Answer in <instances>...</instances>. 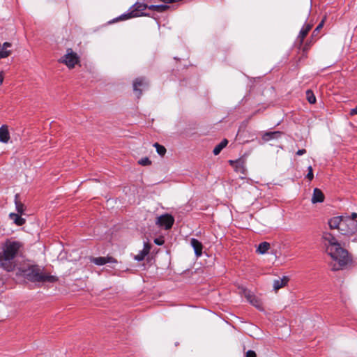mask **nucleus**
Returning a JSON list of instances; mask_svg holds the SVG:
<instances>
[{
  "label": "nucleus",
  "mask_w": 357,
  "mask_h": 357,
  "mask_svg": "<svg viewBox=\"0 0 357 357\" xmlns=\"http://www.w3.org/2000/svg\"><path fill=\"white\" fill-rule=\"evenodd\" d=\"M322 238L327 253L335 261L332 265V271L342 269L351 261L347 250L342 248L335 237L329 232H324Z\"/></svg>",
  "instance_id": "1"
},
{
  "label": "nucleus",
  "mask_w": 357,
  "mask_h": 357,
  "mask_svg": "<svg viewBox=\"0 0 357 357\" xmlns=\"http://www.w3.org/2000/svg\"><path fill=\"white\" fill-rule=\"evenodd\" d=\"M22 243L20 241L7 240L0 252V266L8 272L13 271L15 266V257L18 255Z\"/></svg>",
  "instance_id": "2"
},
{
  "label": "nucleus",
  "mask_w": 357,
  "mask_h": 357,
  "mask_svg": "<svg viewBox=\"0 0 357 357\" xmlns=\"http://www.w3.org/2000/svg\"><path fill=\"white\" fill-rule=\"evenodd\" d=\"M17 274L32 282L54 283L58 280L57 277L46 273L38 265H29L26 267L20 268Z\"/></svg>",
  "instance_id": "3"
},
{
  "label": "nucleus",
  "mask_w": 357,
  "mask_h": 357,
  "mask_svg": "<svg viewBox=\"0 0 357 357\" xmlns=\"http://www.w3.org/2000/svg\"><path fill=\"white\" fill-rule=\"evenodd\" d=\"M149 6L147 4L144 3H139L136 2L131 8L132 10L127 13H123L119 16L118 17H116L113 19L112 21H109V23H114L117 22L119 21H123L126 20L130 18L133 17H137L140 16H148L149 17L150 15L149 13H144L143 11L146 10V8L149 9Z\"/></svg>",
  "instance_id": "4"
},
{
  "label": "nucleus",
  "mask_w": 357,
  "mask_h": 357,
  "mask_svg": "<svg viewBox=\"0 0 357 357\" xmlns=\"http://www.w3.org/2000/svg\"><path fill=\"white\" fill-rule=\"evenodd\" d=\"M357 231V221L354 218L344 217L342 223L340 234L342 235H352Z\"/></svg>",
  "instance_id": "5"
},
{
  "label": "nucleus",
  "mask_w": 357,
  "mask_h": 357,
  "mask_svg": "<svg viewBox=\"0 0 357 357\" xmlns=\"http://www.w3.org/2000/svg\"><path fill=\"white\" fill-rule=\"evenodd\" d=\"M133 91L137 98L142 95L143 90L149 88V82L146 77H137L133 81Z\"/></svg>",
  "instance_id": "6"
},
{
  "label": "nucleus",
  "mask_w": 357,
  "mask_h": 357,
  "mask_svg": "<svg viewBox=\"0 0 357 357\" xmlns=\"http://www.w3.org/2000/svg\"><path fill=\"white\" fill-rule=\"evenodd\" d=\"M61 62L64 63L69 68H73L79 62L77 54L72 49L67 50V53L61 59Z\"/></svg>",
  "instance_id": "7"
},
{
  "label": "nucleus",
  "mask_w": 357,
  "mask_h": 357,
  "mask_svg": "<svg viewBox=\"0 0 357 357\" xmlns=\"http://www.w3.org/2000/svg\"><path fill=\"white\" fill-rule=\"evenodd\" d=\"M174 222V217L170 214L166 213L159 216L155 223L158 226L164 227L165 229H169L172 228Z\"/></svg>",
  "instance_id": "8"
},
{
  "label": "nucleus",
  "mask_w": 357,
  "mask_h": 357,
  "mask_svg": "<svg viewBox=\"0 0 357 357\" xmlns=\"http://www.w3.org/2000/svg\"><path fill=\"white\" fill-rule=\"evenodd\" d=\"M89 261L91 263L95 264L98 266H102L104 264H106L107 263H116L117 261L112 257H90Z\"/></svg>",
  "instance_id": "9"
},
{
  "label": "nucleus",
  "mask_w": 357,
  "mask_h": 357,
  "mask_svg": "<svg viewBox=\"0 0 357 357\" xmlns=\"http://www.w3.org/2000/svg\"><path fill=\"white\" fill-rule=\"evenodd\" d=\"M244 296L248 300V301L252 304L253 306L257 307L259 310H262V305L261 302L259 299H258L257 297H256L255 295L252 294L250 291H248L246 289L243 290Z\"/></svg>",
  "instance_id": "10"
},
{
  "label": "nucleus",
  "mask_w": 357,
  "mask_h": 357,
  "mask_svg": "<svg viewBox=\"0 0 357 357\" xmlns=\"http://www.w3.org/2000/svg\"><path fill=\"white\" fill-rule=\"evenodd\" d=\"M313 24L310 23L305 24L301 28L298 36L297 37V42L298 43L299 47H301L303 43L305 38L308 34L309 31L311 30Z\"/></svg>",
  "instance_id": "11"
},
{
  "label": "nucleus",
  "mask_w": 357,
  "mask_h": 357,
  "mask_svg": "<svg viewBox=\"0 0 357 357\" xmlns=\"http://www.w3.org/2000/svg\"><path fill=\"white\" fill-rule=\"evenodd\" d=\"M344 217L336 216L331 218L328 220V225L331 229H338L339 232H341L342 223Z\"/></svg>",
  "instance_id": "12"
},
{
  "label": "nucleus",
  "mask_w": 357,
  "mask_h": 357,
  "mask_svg": "<svg viewBox=\"0 0 357 357\" xmlns=\"http://www.w3.org/2000/svg\"><path fill=\"white\" fill-rule=\"evenodd\" d=\"M190 245L193 248L195 255L199 257L202 255L203 245L196 238L190 239Z\"/></svg>",
  "instance_id": "13"
},
{
  "label": "nucleus",
  "mask_w": 357,
  "mask_h": 357,
  "mask_svg": "<svg viewBox=\"0 0 357 357\" xmlns=\"http://www.w3.org/2000/svg\"><path fill=\"white\" fill-rule=\"evenodd\" d=\"M12 44L8 42H5L2 45H0V59L7 58L11 54Z\"/></svg>",
  "instance_id": "14"
},
{
  "label": "nucleus",
  "mask_w": 357,
  "mask_h": 357,
  "mask_svg": "<svg viewBox=\"0 0 357 357\" xmlns=\"http://www.w3.org/2000/svg\"><path fill=\"white\" fill-rule=\"evenodd\" d=\"M324 195L319 188H314L312 197V202L313 204L321 203L324 201Z\"/></svg>",
  "instance_id": "15"
},
{
  "label": "nucleus",
  "mask_w": 357,
  "mask_h": 357,
  "mask_svg": "<svg viewBox=\"0 0 357 357\" xmlns=\"http://www.w3.org/2000/svg\"><path fill=\"white\" fill-rule=\"evenodd\" d=\"M10 139V133L8 128L6 125H3L0 127V142L3 143H8Z\"/></svg>",
  "instance_id": "16"
},
{
  "label": "nucleus",
  "mask_w": 357,
  "mask_h": 357,
  "mask_svg": "<svg viewBox=\"0 0 357 357\" xmlns=\"http://www.w3.org/2000/svg\"><path fill=\"white\" fill-rule=\"evenodd\" d=\"M9 218L17 226H22L26 222V220L21 217V214L10 213Z\"/></svg>",
  "instance_id": "17"
},
{
  "label": "nucleus",
  "mask_w": 357,
  "mask_h": 357,
  "mask_svg": "<svg viewBox=\"0 0 357 357\" xmlns=\"http://www.w3.org/2000/svg\"><path fill=\"white\" fill-rule=\"evenodd\" d=\"M289 281V278L287 276H284L282 278H279L275 280L273 282V288L275 291L280 289V288L284 287Z\"/></svg>",
  "instance_id": "18"
},
{
  "label": "nucleus",
  "mask_w": 357,
  "mask_h": 357,
  "mask_svg": "<svg viewBox=\"0 0 357 357\" xmlns=\"http://www.w3.org/2000/svg\"><path fill=\"white\" fill-rule=\"evenodd\" d=\"M15 204L17 213L19 214L22 215L24 213V211H25L26 207L24 204L20 201L19 194H16L15 195Z\"/></svg>",
  "instance_id": "19"
},
{
  "label": "nucleus",
  "mask_w": 357,
  "mask_h": 357,
  "mask_svg": "<svg viewBox=\"0 0 357 357\" xmlns=\"http://www.w3.org/2000/svg\"><path fill=\"white\" fill-rule=\"evenodd\" d=\"M282 132L279 131L266 132L262 135V139L264 141H269L272 139L278 138Z\"/></svg>",
  "instance_id": "20"
},
{
  "label": "nucleus",
  "mask_w": 357,
  "mask_h": 357,
  "mask_svg": "<svg viewBox=\"0 0 357 357\" xmlns=\"http://www.w3.org/2000/svg\"><path fill=\"white\" fill-rule=\"evenodd\" d=\"M170 8L169 6L164 5H150L149 9L151 10L156 11L158 13H164Z\"/></svg>",
  "instance_id": "21"
},
{
  "label": "nucleus",
  "mask_w": 357,
  "mask_h": 357,
  "mask_svg": "<svg viewBox=\"0 0 357 357\" xmlns=\"http://www.w3.org/2000/svg\"><path fill=\"white\" fill-rule=\"evenodd\" d=\"M228 140L224 139L220 143L216 145L213 151V153L215 155H218L221 151L227 145Z\"/></svg>",
  "instance_id": "22"
},
{
  "label": "nucleus",
  "mask_w": 357,
  "mask_h": 357,
  "mask_svg": "<svg viewBox=\"0 0 357 357\" xmlns=\"http://www.w3.org/2000/svg\"><path fill=\"white\" fill-rule=\"evenodd\" d=\"M270 248V243H268V242H262L261 243L257 249V252L259 253V254H265Z\"/></svg>",
  "instance_id": "23"
},
{
  "label": "nucleus",
  "mask_w": 357,
  "mask_h": 357,
  "mask_svg": "<svg viewBox=\"0 0 357 357\" xmlns=\"http://www.w3.org/2000/svg\"><path fill=\"white\" fill-rule=\"evenodd\" d=\"M153 146L156 149V151L160 156L165 155L166 153V149L164 146L159 144L158 143H155Z\"/></svg>",
  "instance_id": "24"
},
{
  "label": "nucleus",
  "mask_w": 357,
  "mask_h": 357,
  "mask_svg": "<svg viewBox=\"0 0 357 357\" xmlns=\"http://www.w3.org/2000/svg\"><path fill=\"white\" fill-rule=\"evenodd\" d=\"M306 98L310 104H314L316 102V97L311 90L306 91Z\"/></svg>",
  "instance_id": "25"
},
{
  "label": "nucleus",
  "mask_w": 357,
  "mask_h": 357,
  "mask_svg": "<svg viewBox=\"0 0 357 357\" xmlns=\"http://www.w3.org/2000/svg\"><path fill=\"white\" fill-rule=\"evenodd\" d=\"M324 24V19L318 24L312 33V38L316 37Z\"/></svg>",
  "instance_id": "26"
},
{
  "label": "nucleus",
  "mask_w": 357,
  "mask_h": 357,
  "mask_svg": "<svg viewBox=\"0 0 357 357\" xmlns=\"http://www.w3.org/2000/svg\"><path fill=\"white\" fill-rule=\"evenodd\" d=\"M138 163L139 165H142V166H148V165H150L151 164V161L149 160V158L145 157V158H141L138 161Z\"/></svg>",
  "instance_id": "27"
},
{
  "label": "nucleus",
  "mask_w": 357,
  "mask_h": 357,
  "mask_svg": "<svg viewBox=\"0 0 357 357\" xmlns=\"http://www.w3.org/2000/svg\"><path fill=\"white\" fill-rule=\"evenodd\" d=\"M146 255H147L145 252H144L143 250H141L137 255H136L134 257V259L138 261H141L144 259Z\"/></svg>",
  "instance_id": "28"
},
{
  "label": "nucleus",
  "mask_w": 357,
  "mask_h": 357,
  "mask_svg": "<svg viewBox=\"0 0 357 357\" xmlns=\"http://www.w3.org/2000/svg\"><path fill=\"white\" fill-rule=\"evenodd\" d=\"M314 38H310V40H307L305 44V45L303 47V52H306L309 47L312 45V44L314 42Z\"/></svg>",
  "instance_id": "29"
},
{
  "label": "nucleus",
  "mask_w": 357,
  "mask_h": 357,
  "mask_svg": "<svg viewBox=\"0 0 357 357\" xmlns=\"http://www.w3.org/2000/svg\"><path fill=\"white\" fill-rule=\"evenodd\" d=\"M308 173L306 176L307 178H308L310 181H312L314 178L312 167L311 166L308 167Z\"/></svg>",
  "instance_id": "30"
},
{
  "label": "nucleus",
  "mask_w": 357,
  "mask_h": 357,
  "mask_svg": "<svg viewBox=\"0 0 357 357\" xmlns=\"http://www.w3.org/2000/svg\"><path fill=\"white\" fill-rule=\"evenodd\" d=\"M151 248V246L149 243H144V248L142 250L144 251V252H145L146 255H148L150 252Z\"/></svg>",
  "instance_id": "31"
},
{
  "label": "nucleus",
  "mask_w": 357,
  "mask_h": 357,
  "mask_svg": "<svg viewBox=\"0 0 357 357\" xmlns=\"http://www.w3.org/2000/svg\"><path fill=\"white\" fill-rule=\"evenodd\" d=\"M246 357H257L256 353L252 350H248L246 352Z\"/></svg>",
  "instance_id": "32"
},
{
  "label": "nucleus",
  "mask_w": 357,
  "mask_h": 357,
  "mask_svg": "<svg viewBox=\"0 0 357 357\" xmlns=\"http://www.w3.org/2000/svg\"><path fill=\"white\" fill-rule=\"evenodd\" d=\"M357 114V105L350 111V115L354 116Z\"/></svg>",
  "instance_id": "33"
},
{
  "label": "nucleus",
  "mask_w": 357,
  "mask_h": 357,
  "mask_svg": "<svg viewBox=\"0 0 357 357\" xmlns=\"http://www.w3.org/2000/svg\"><path fill=\"white\" fill-rule=\"evenodd\" d=\"M306 153V150L305 149H299L297 152H296V155H302L303 154H305Z\"/></svg>",
  "instance_id": "34"
},
{
  "label": "nucleus",
  "mask_w": 357,
  "mask_h": 357,
  "mask_svg": "<svg viewBox=\"0 0 357 357\" xmlns=\"http://www.w3.org/2000/svg\"><path fill=\"white\" fill-rule=\"evenodd\" d=\"M154 243L158 245H161L163 244V241L159 239V238H155L154 240Z\"/></svg>",
  "instance_id": "35"
},
{
  "label": "nucleus",
  "mask_w": 357,
  "mask_h": 357,
  "mask_svg": "<svg viewBox=\"0 0 357 357\" xmlns=\"http://www.w3.org/2000/svg\"><path fill=\"white\" fill-rule=\"evenodd\" d=\"M347 218H354V220H356V218H357V213H353L351 214V217H346Z\"/></svg>",
  "instance_id": "36"
},
{
  "label": "nucleus",
  "mask_w": 357,
  "mask_h": 357,
  "mask_svg": "<svg viewBox=\"0 0 357 357\" xmlns=\"http://www.w3.org/2000/svg\"><path fill=\"white\" fill-rule=\"evenodd\" d=\"M3 81V77L1 73H0V85L2 84Z\"/></svg>",
  "instance_id": "37"
},
{
  "label": "nucleus",
  "mask_w": 357,
  "mask_h": 357,
  "mask_svg": "<svg viewBox=\"0 0 357 357\" xmlns=\"http://www.w3.org/2000/svg\"><path fill=\"white\" fill-rule=\"evenodd\" d=\"M229 162L231 165H233L234 163H239L240 160H236V161L230 160Z\"/></svg>",
  "instance_id": "38"
}]
</instances>
